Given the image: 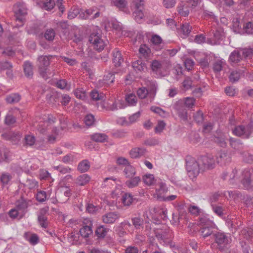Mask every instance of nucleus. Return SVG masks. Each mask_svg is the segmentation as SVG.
I'll list each match as a JSON object with an SVG mask.
<instances>
[{
	"label": "nucleus",
	"mask_w": 253,
	"mask_h": 253,
	"mask_svg": "<svg viewBox=\"0 0 253 253\" xmlns=\"http://www.w3.org/2000/svg\"><path fill=\"white\" fill-rule=\"evenodd\" d=\"M213 238L220 251H224L227 249L228 245L231 242L230 234L220 231H216Z\"/></svg>",
	"instance_id": "1"
},
{
	"label": "nucleus",
	"mask_w": 253,
	"mask_h": 253,
	"mask_svg": "<svg viewBox=\"0 0 253 253\" xmlns=\"http://www.w3.org/2000/svg\"><path fill=\"white\" fill-rule=\"evenodd\" d=\"M195 58L199 63H224L225 61L212 53H201L195 54Z\"/></svg>",
	"instance_id": "2"
},
{
	"label": "nucleus",
	"mask_w": 253,
	"mask_h": 253,
	"mask_svg": "<svg viewBox=\"0 0 253 253\" xmlns=\"http://www.w3.org/2000/svg\"><path fill=\"white\" fill-rule=\"evenodd\" d=\"M186 168L189 176L195 177L202 171L198 159H191L186 162Z\"/></svg>",
	"instance_id": "3"
},
{
	"label": "nucleus",
	"mask_w": 253,
	"mask_h": 253,
	"mask_svg": "<svg viewBox=\"0 0 253 253\" xmlns=\"http://www.w3.org/2000/svg\"><path fill=\"white\" fill-rule=\"evenodd\" d=\"M202 171L212 169L215 167V160L212 155L201 156L198 158Z\"/></svg>",
	"instance_id": "4"
},
{
	"label": "nucleus",
	"mask_w": 253,
	"mask_h": 253,
	"mask_svg": "<svg viewBox=\"0 0 253 253\" xmlns=\"http://www.w3.org/2000/svg\"><path fill=\"white\" fill-rule=\"evenodd\" d=\"M88 41L96 50L100 52L104 49L105 42L98 33H91L89 37Z\"/></svg>",
	"instance_id": "5"
},
{
	"label": "nucleus",
	"mask_w": 253,
	"mask_h": 253,
	"mask_svg": "<svg viewBox=\"0 0 253 253\" xmlns=\"http://www.w3.org/2000/svg\"><path fill=\"white\" fill-rule=\"evenodd\" d=\"M13 11L16 21L23 23L24 16L27 14V9L25 4L23 3H17L13 6Z\"/></svg>",
	"instance_id": "6"
},
{
	"label": "nucleus",
	"mask_w": 253,
	"mask_h": 253,
	"mask_svg": "<svg viewBox=\"0 0 253 253\" xmlns=\"http://www.w3.org/2000/svg\"><path fill=\"white\" fill-rule=\"evenodd\" d=\"M243 184L246 189L253 190V169L246 170L244 171Z\"/></svg>",
	"instance_id": "7"
},
{
	"label": "nucleus",
	"mask_w": 253,
	"mask_h": 253,
	"mask_svg": "<svg viewBox=\"0 0 253 253\" xmlns=\"http://www.w3.org/2000/svg\"><path fill=\"white\" fill-rule=\"evenodd\" d=\"M174 109L177 112L178 116L183 120H187V112L186 107L184 104V101L180 100L176 102L173 106Z\"/></svg>",
	"instance_id": "8"
},
{
	"label": "nucleus",
	"mask_w": 253,
	"mask_h": 253,
	"mask_svg": "<svg viewBox=\"0 0 253 253\" xmlns=\"http://www.w3.org/2000/svg\"><path fill=\"white\" fill-rule=\"evenodd\" d=\"M49 65L40 64L39 66V74L45 80L50 78V76H53L54 74L53 73V68Z\"/></svg>",
	"instance_id": "9"
},
{
	"label": "nucleus",
	"mask_w": 253,
	"mask_h": 253,
	"mask_svg": "<svg viewBox=\"0 0 253 253\" xmlns=\"http://www.w3.org/2000/svg\"><path fill=\"white\" fill-rule=\"evenodd\" d=\"M252 130L249 126L245 127L243 126H239L235 128L233 130V133L237 136H241L244 138H248Z\"/></svg>",
	"instance_id": "10"
},
{
	"label": "nucleus",
	"mask_w": 253,
	"mask_h": 253,
	"mask_svg": "<svg viewBox=\"0 0 253 253\" xmlns=\"http://www.w3.org/2000/svg\"><path fill=\"white\" fill-rule=\"evenodd\" d=\"M217 163L220 166L226 165L231 162V157L224 151H221L216 155Z\"/></svg>",
	"instance_id": "11"
},
{
	"label": "nucleus",
	"mask_w": 253,
	"mask_h": 253,
	"mask_svg": "<svg viewBox=\"0 0 253 253\" xmlns=\"http://www.w3.org/2000/svg\"><path fill=\"white\" fill-rule=\"evenodd\" d=\"M246 170H249L248 169H245L243 172H242V178H240V174L238 173L237 170L235 169H233L231 173L229 175V182L230 184H237L238 183H239L240 181L241 182L242 184H243L242 180L244 179V171ZM243 187L246 189L244 185Z\"/></svg>",
	"instance_id": "12"
},
{
	"label": "nucleus",
	"mask_w": 253,
	"mask_h": 253,
	"mask_svg": "<svg viewBox=\"0 0 253 253\" xmlns=\"http://www.w3.org/2000/svg\"><path fill=\"white\" fill-rule=\"evenodd\" d=\"M120 216V214L116 212H109L102 216V220L105 224H113Z\"/></svg>",
	"instance_id": "13"
},
{
	"label": "nucleus",
	"mask_w": 253,
	"mask_h": 253,
	"mask_svg": "<svg viewBox=\"0 0 253 253\" xmlns=\"http://www.w3.org/2000/svg\"><path fill=\"white\" fill-rule=\"evenodd\" d=\"M214 226L215 225L214 224L207 226L201 227L199 230V232L201 236H202L204 239H206L207 237L211 235H212L213 237V234L216 231H214V229H215Z\"/></svg>",
	"instance_id": "14"
},
{
	"label": "nucleus",
	"mask_w": 253,
	"mask_h": 253,
	"mask_svg": "<svg viewBox=\"0 0 253 253\" xmlns=\"http://www.w3.org/2000/svg\"><path fill=\"white\" fill-rule=\"evenodd\" d=\"M28 206L27 201L21 198L15 203V208L20 212V216L23 215L26 212V209Z\"/></svg>",
	"instance_id": "15"
},
{
	"label": "nucleus",
	"mask_w": 253,
	"mask_h": 253,
	"mask_svg": "<svg viewBox=\"0 0 253 253\" xmlns=\"http://www.w3.org/2000/svg\"><path fill=\"white\" fill-rule=\"evenodd\" d=\"M156 190L159 198H162L163 195L168 191V188L165 182L161 179H158L156 183Z\"/></svg>",
	"instance_id": "16"
},
{
	"label": "nucleus",
	"mask_w": 253,
	"mask_h": 253,
	"mask_svg": "<svg viewBox=\"0 0 253 253\" xmlns=\"http://www.w3.org/2000/svg\"><path fill=\"white\" fill-rule=\"evenodd\" d=\"M150 41L156 50H159L163 47V40L159 36L157 35H153Z\"/></svg>",
	"instance_id": "17"
},
{
	"label": "nucleus",
	"mask_w": 253,
	"mask_h": 253,
	"mask_svg": "<svg viewBox=\"0 0 253 253\" xmlns=\"http://www.w3.org/2000/svg\"><path fill=\"white\" fill-rule=\"evenodd\" d=\"M139 52L142 58H144L146 60V61H148V59L151 56V49L146 44H143L140 45Z\"/></svg>",
	"instance_id": "18"
},
{
	"label": "nucleus",
	"mask_w": 253,
	"mask_h": 253,
	"mask_svg": "<svg viewBox=\"0 0 253 253\" xmlns=\"http://www.w3.org/2000/svg\"><path fill=\"white\" fill-rule=\"evenodd\" d=\"M178 13L182 16H187L189 13V6L187 3H181L177 7Z\"/></svg>",
	"instance_id": "19"
},
{
	"label": "nucleus",
	"mask_w": 253,
	"mask_h": 253,
	"mask_svg": "<svg viewBox=\"0 0 253 253\" xmlns=\"http://www.w3.org/2000/svg\"><path fill=\"white\" fill-rule=\"evenodd\" d=\"M81 235L84 238H87L92 234V223L90 222L88 225H84L80 230Z\"/></svg>",
	"instance_id": "20"
},
{
	"label": "nucleus",
	"mask_w": 253,
	"mask_h": 253,
	"mask_svg": "<svg viewBox=\"0 0 253 253\" xmlns=\"http://www.w3.org/2000/svg\"><path fill=\"white\" fill-rule=\"evenodd\" d=\"M148 87V92L150 96L153 99L154 98L156 93L157 85L154 81H148L146 83Z\"/></svg>",
	"instance_id": "21"
},
{
	"label": "nucleus",
	"mask_w": 253,
	"mask_h": 253,
	"mask_svg": "<svg viewBox=\"0 0 253 253\" xmlns=\"http://www.w3.org/2000/svg\"><path fill=\"white\" fill-rule=\"evenodd\" d=\"M146 149L144 148L135 147L131 149L129 152L132 158H137L144 154Z\"/></svg>",
	"instance_id": "22"
},
{
	"label": "nucleus",
	"mask_w": 253,
	"mask_h": 253,
	"mask_svg": "<svg viewBox=\"0 0 253 253\" xmlns=\"http://www.w3.org/2000/svg\"><path fill=\"white\" fill-rule=\"evenodd\" d=\"M115 79V76L113 74L109 73L105 75L102 80H99V84L100 85H103L104 84L110 85L114 82Z\"/></svg>",
	"instance_id": "23"
},
{
	"label": "nucleus",
	"mask_w": 253,
	"mask_h": 253,
	"mask_svg": "<svg viewBox=\"0 0 253 253\" xmlns=\"http://www.w3.org/2000/svg\"><path fill=\"white\" fill-rule=\"evenodd\" d=\"M45 211V210L44 209H42L38 215V222L43 228H46L48 225L47 217L44 215Z\"/></svg>",
	"instance_id": "24"
},
{
	"label": "nucleus",
	"mask_w": 253,
	"mask_h": 253,
	"mask_svg": "<svg viewBox=\"0 0 253 253\" xmlns=\"http://www.w3.org/2000/svg\"><path fill=\"white\" fill-rule=\"evenodd\" d=\"M12 178V176L10 174L7 172L2 173L0 177V185L1 188H3L5 186L8 185Z\"/></svg>",
	"instance_id": "25"
},
{
	"label": "nucleus",
	"mask_w": 253,
	"mask_h": 253,
	"mask_svg": "<svg viewBox=\"0 0 253 253\" xmlns=\"http://www.w3.org/2000/svg\"><path fill=\"white\" fill-rule=\"evenodd\" d=\"M109 230V229L106 228L105 226L100 225L96 228L95 233L98 238L103 239L106 236Z\"/></svg>",
	"instance_id": "26"
},
{
	"label": "nucleus",
	"mask_w": 253,
	"mask_h": 253,
	"mask_svg": "<svg viewBox=\"0 0 253 253\" xmlns=\"http://www.w3.org/2000/svg\"><path fill=\"white\" fill-rule=\"evenodd\" d=\"M91 99L95 101H104L105 99V94L96 89H93L90 92Z\"/></svg>",
	"instance_id": "27"
},
{
	"label": "nucleus",
	"mask_w": 253,
	"mask_h": 253,
	"mask_svg": "<svg viewBox=\"0 0 253 253\" xmlns=\"http://www.w3.org/2000/svg\"><path fill=\"white\" fill-rule=\"evenodd\" d=\"M229 61L233 63H238L243 60V57L241 55V51L234 50L230 54L229 58Z\"/></svg>",
	"instance_id": "28"
},
{
	"label": "nucleus",
	"mask_w": 253,
	"mask_h": 253,
	"mask_svg": "<svg viewBox=\"0 0 253 253\" xmlns=\"http://www.w3.org/2000/svg\"><path fill=\"white\" fill-rule=\"evenodd\" d=\"M90 177L87 174H83L79 176L76 181L77 184L80 186L86 185L90 181Z\"/></svg>",
	"instance_id": "29"
},
{
	"label": "nucleus",
	"mask_w": 253,
	"mask_h": 253,
	"mask_svg": "<svg viewBox=\"0 0 253 253\" xmlns=\"http://www.w3.org/2000/svg\"><path fill=\"white\" fill-rule=\"evenodd\" d=\"M112 61L113 63H122L124 62V58L120 51L115 49L113 51Z\"/></svg>",
	"instance_id": "30"
},
{
	"label": "nucleus",
	"mask_w": 253,
	"mask_h": 253,
	"mask_svg": "<svg viewBox=\"0 0 253 253\" xmlns=\"http://www.w3.org/2000/svg\"><path fill=\"white\" fill-rule=\"evenodd\" d=\"M192 30V27L188 23L182 24L180 26V32L182 34V38H186Z\"/></svg>",
	"instance_id": "31"
},
{
	"label": "nucleus",
	"mask_w": 253,
	"mask_h": 253,
	"mask_svg": "<svg viewBox=\"0 0 253 253\" xmlns=\"http://www.w3.org/2000/svg\"><path fill=\"white\" fill-rule=\"evenodd\" d=\"M194 64H177V67H176V71L177 72V74L178 75L179 74H183L185 70H187L189 71L191 70L193 67Z\"/></svg>",
	"instance_id": "32"
},
{
	"label": "nucleus",
	"mask_w": 253,
	"mask_h": 253,
	"mask_svg": "<svg viewBox=\"0 0 253 253\" xmlns=\"http://www.w3.org/2000/svg\"><path fill=\"white\" fill-rule=\"evenodd\" d=\"M243 73L242 71H233L229 76V79L230 82L232 83H236L239 81L241 75Z\"/></svg>",
	"instance_id": "33"
},
{
	"label": "nucleus",
	"mask_w": 253,
	"mask_h": 253,
	"mask_svg": "<svg viewBox=\"0 0 253 253\" xmlns=\"http://www.w3.org/2000/svg\"><path fill=\"white\" fill-rule=\"evenodd\" d=\"M124 172L126 178H132L135 174L136 171L135 168L130 165L126 166Z\"/></svg>",
	"instance_id": "34"
},
{
	"label": "nucleus",
	"mask_w": 253,
	"mask_h": 253,
	"mask_svg": "<svg viewBox=\"0 0 253 253\" xmlns=\"http://www.w3.org/2000/svg\"><path fill=\"white\" fill-rule=\"evenodd\" d=\"M91 139L97 142H103L106 140L107 136L104 133H96L90 136Z\"/></svg>",
	"instance_id": "35"
},
{
	"label": "nucleus",
	"mask_w": 253,
	"mask_h": 253,
	"mask_svg": "<svg viewBox=\"0 0 253 253\" xmlns=\"http://www.w3.org/2000/svg\"><path fill=\"white\" fill-rule=\"evenodd\" d=\"M131 221L136 229L143 228L144 220L142 218L139 217H133L131 218Z\"/></svg>",
	"instance_id": "36"
},
{
	"label": "nucleus",
	"mask_w": 253,
	"mask_h": 253,
	"mask_svg": "<svg viewBox=\"0 0 253 253\" xmlns=\"http://www.w3.org/2000/svg\"><path fill=\"white\" fill-rule=\"evenodd\" d=\"M130 178V179L128 180L126 182V184L128 187L130 188L137 186L139 182L140 181V178L139 176H135Z\"/></svg>",
	"instance_id": "37"
},
{
	"label": "nucleus",
	"mask_w": 253,
	"mask_h": 253,
	"mask_svg": "<svg viewBox=\"0 0 253 253\" xmlns=\"http://www.w3.org/2000/svg\"><path fill=\"white\" fill-rule=\"evenodd\" d=\"M86 13L88 17L91 16V19H94L100 16V13L96 7H92L86 10Z\"/></svg>",
	"instance_id": "38"
},
{
	"label": "nucleus",
	"mask_w": 253,
	"mask_h": 253,
	"mask_svg": "<svg viewBox=\"0 0 253 253\" xmlns=\"http://www.w3.org/2000/svg\"><path fill=\"white\" fill-rule=\"evenodd\" d=\"M154 234L155 237L159 241H164L165 240L171 238V236H169L167 235L166 231H159L158 230H155Z\"/></svg>",
	"instance_id": "39"
},
{
	"label": "nucleus",
	"mask_w": 253,
	"mask_h": 253,
	"mask_svg": "<svg viewBox=\"0 0 253 253\" xmlns=\"http://www.w3.org/2000/svg\"><path fill=\"white\" fill-rule=\"evenodd\" d=\"M23 70L25 76L28 78H32L33 75V66L32 64H24Z\"/></svg>",
	"instance_id": "40"
},
{
	"label": "nucleus",
	"mask_w": 253,
	"mask_h": 253,
	"mask_svg": "<svg viewBox=\"0 0 253 253\" xmlns=\"http://www.w3.org/2000/svg\"><path fill=\"white\" fill-rule=\"evenodd\" d=\"M90 168L89 162L87 160L82 161L79 163L78 167V170L81 172H85Z\"/></svg>",
	"instance_id": "41"
},
{
	"label": "nucleus",
	"mask_w": 253,
	"mask_h": 253,
	"mask_svg": "<svg viewBox=\"0 0 253 253\" xmlns=\"http://www.w3.org/2000/svg\"><path fill=\"white\" fill-rule=\"evenodd\" d=\"M21 99L20 96L18 93L9 94L6 98V101L8 103H15L18 102Z\"/></svg>",
	"instance_id": "42"
},
{
	"label": "nucleus",
	"mask_w": 253,
	"mask_h": 253,
	"mask_svg": "<svg viewBox=\"0 0 253 253\" xmlns=\"http://www.w3.org/2000/svg\"><path fill=\"white\" fill-rule=\"evenodd\" d=\"M143 9H135L133 13L135 20L138 23H141L144 17Z\"/></svg>",
	"instance_id": "43"
},
{
	"label": "nucleus",
	"mask_w": 253,
	"mask_h": 253,
	"mask_svg": "<svg viewBox=\"0 0 253 253\" xmlns=\"http://www.w3.org/2000/svg\"><path fill=\"white\" fill-rule=\"evenodd\" d=\"M84 123L88 127L93 126L95 124V119L91 114L86 115L84 118Z\"/></svg>",
	"instance_id": "44"
},
{
	"label": "nucleus",
	"mask_w": 253,
	"mask_h": 253,
	"mask_svg": "<svg viewBox=\"0 0 253 253\" xmlns=\"http://www.w3.org/2000/svg\"><path fill=\"white\" fill-rule=\"evenodd\" d=\"M133 200V196L130 193H125L122 197L123 203L125 206H129Z\"/></svg>",
	"instance_id": "45"
},
{
	"label": "nucleus",
	"mask_w": 253,
	"mask_h": 253,
	"mask_svg": "<svg viewBox=\"0 0 253 253\" xmlns=\"http://www.w3.org/2000/svg\"><path fill=\"white\" fill-rule=\"evenodd\" d=\"M143 180L144 182L148 185H151L158 181L155 180L154 175L151 174L145 175L143 177Z\"/></svg>",
	"instance_id": "46"
},
{
	"label": "nucleus",
	"mask_w": 253,
	"mask_h": 253,
	"mask_svg": "<svg viewBox=\"0 0 253 253\" xmlns=\"http://www.w3.org/2000/svg\"><path fill=\"white\" fill-rule=\"evenodd\" d=\"M80 13V9L76 6H73L68 12V18L73 19L77 17Z\"/></svg>",
	"instance_id": "47"
},
{
	"label": "nucleus",
	"mask_w": 253,
	"mask_h": 253,
	"mask_svg": "<svg viewBox=\"0 0 253 253\" xmlns=\"http://www.w3.org/2000/svg\"><path fill=\"white\" fill-rule=\"evenodd\" d=\"M55 59V57L51 55L41 56L38 58V61L40 63H49L54 62L53 60Z\"/></svg>",
	"instance_id": "48"
},
{
	"label": "nucleus",
	"mask_w": 253,
	"mask_h": 253,
	"mask_svg": "<svg viewBox=\"0 0 253 253\" xmlns=\"http://www.w3.org/2000/svg\"><path fill=\"white\" fill-rule=\"evenodd\" d=\"M199 224L202 227L207 226L208 225L214 224L212 221L210 220L207 217L204 216L200 217L199 220Z\"/></svg>",
	"instance_id": "49"
},
{
	"label": "nucleus",
	"mask_w": 253,
	"mask_h": 253,
	"mask_svg": "<svg viewBox=\"0 0 253 253\" xmlns=\"http://www.w3.org/2000/svg\"><path fill=\"white\" fill-rule=\"evenodd\" d=\"M243 58H252L253 55V48H244L241 50Z\"/></svg>",
	"instance_id": "50"
},
{
	"label": "nucleus",
	"mask_w": 253,
	"mask_h": 253,
	"mask_svg": "<svg viewBox=\"0 0 253 253\" xmlns=\"http://www.w3.org/2000/svg\"><path fill=\"white\" fill-rule=\"evenodd\" d=\"M55 36V32L54 30L52 28L47 29L45 32L44 35L46 40H47L49 41H53L54 39Z\"/></svg>",
	"instance_id": "51"
},
{
	"label": "nucleus",
	"mask_w": 253,
	"mask_h": 253,
	"mask_svg": "<svg viewBox=\"0 0 253 253\" xmlns=\"http://www.w3.org/2000/svg\"><path fill=\"white\" fill-rule=\"evenodd\" d=\"M55 5L54 0H45L43 2L42 7L46 10H50Z\"/></svg>",
	"instance_id": "52"
},
{
	"label": "nucleus",
	"mask_w": 253,
	"mask_h": 253,
	"mask_svg": "<svg viewBox=\"0 0 253 253\" xmlns=\"http://www.w3.org/2000/svg\"><path fill=\"white\" fill-rule=\"evenodd\" d=\"M126 100L130 105H134L137 102V97L133 93H130L126 96Z\"/></svg>",
	"instance_id": "53"
},
{
	"label": "nucleus",
	"mask_w": 253,
	"mask_h": 253,
	"mask_svg": "<svg viewBox=\"0 0 253 253\" xmlns=\"http://www.w3.org/2000/svg\"><path fill=\"white\" fill-rule=\"evenodd\" d=\"M74 94L77 98L84 100L86 97V93L83 88H77L74 91Z\"/></svg>",
	"instance_id": "54"
},
{
	"label": "nucleus",
	"mask_w": 253,
	"mask_h": 253,
	"mask_svg": "<svg viewBox=\"0 0 253 253\" xmlns=\"http://www.w3.org/2000/svg\"><path fill=\"white\" fill-rule=\"evenodd\" d=\"M151 110L163 117H166L168 113L159 107L152 106L151 107Z\"/></svg>",
	"instance_id": "55"
},
{
	"label": "nucleus",
	"mask_w": 253,
	"mask_h": 253,
	"mask_svg": "<svg viewBox=\"0 0 253 253\" xmlns=\"http://www.w3.org/2000/svg\"><path fill=\"white\" fill-rule=\"evenodd\" d=\"M212 209L214 213L217 215L221 217L223 215V208L222 206H217L216 205H212Z\"/></svg>",
	"instance_id": "56"
},
{
	"label": "nucleus",
	"mask_w": 253,
	"mask_h": 253,
	"mask_svg": "<svg viewBox=\"0 0 253 253\" xmlns=\"http://www.w3.org/2000/svg\"><path fill=\"white\" fill-rule=\"evenodd\" d=\"M227 193L228 194L229 198L236 200L242 197V194L237 190L228 191Z\"/></svg>",
	"instance_id": "57"
},
{
	"label": "nucleus",
	"mask_w": 253,
	"mask_h": 253,
	"mask_svg": "<svg viewBox=\"0 0 253 253\" xmlns=\"http://www.w3.org/2000/svg\"><path fill=\"white\" fill-rule=\"evenodd\" d=\"M155 212H158L161 216V218L164 220H166L168 218L167 216V210L165 209H154Z\"/></svg>",
	"instance_id": "58"
},
{
	"label": "nucleus",
	"mask_w": 253,
	"mask_h": 253,
	"mask_svg": "<svg viewBox=\"0 0 253 253\" xmlns=\"http://www.w3.org/2000/svg\"><path fill=\"white\" fill-rule=\"evenodd\" d=\"M114 5L121 10H123L126 5V2L125 0H112Z\"/></svg>",
	"instance_id": "59"
},
{
	"label": "nucleus",
	"mask_w": 253,
	"mask_h": 253,
	"mask_svg": "<svg viewBox=\"0 0 253 253\" xmlns=\"http://www.w3.org/2000/svg\"><path fill=\"white\" fill-rule=\"evenodd\" d=\"M36 199L39 202H44L46 199V193L44 191H38L36 195Z\"/></svg>",
	"instance_id": "60"
},
{
	"label": "nucleus",
	"mask_w": 253,
	"mask_h": 253,
	"mask_svg": "<svg viewBox=\"0 0 253 253\" xmlns=\"http://www.w3.org/2000/svg\"><path fill=\"white\" fill-rule=\"evenodd\" d=\"M214 141L221 147H224L226 145L225 137L223 135L215 136Z\"/></svg>",
	"instance_id": "61"
},
{
	"label": "nucleus",
	"mask_w": 253,
	"mask_h": 253,
	"mask_svg": "<svg viewBox=\"0 0 253 253\" xmlns=\"http://www.w3.org/2000/svg\"><path fill=\"white\" fill-rule=\"evenodd\" d=\"M148 93V90L145 87H140L137 90V95L141 99L145 98Z\"/></svg>",
	"instance_id": "62"
},
{
	"label": "nucleus",
	"mask_w": 253,
	"mask_h": 253,
	"mask_svg": "<svg viewBox=\"0 0 253 253\" xmlns=\"http://www.w3.org/2000/svg\"><path fill=\"white\" fill-rule=\"evenodd\" d=\"M47 126L48 122H40L38 126V129L41 133L44 134L46 132Z\"/></svg>",
	"instance_id": "63"
},
{
	"label": "nucleus",
	"mask_w": 253,
	"mask_h": 253,
	"mask_svg": "<svg viewBox=\"0 0 253 253\" xmlns=\"http://www.w3.org/2000/svg\"><path fill=\"white\" fill-rule=\"evenodd\" d=\"M245 32L248 34H253V23L249 22L244 27Z\"/></svg>",
	"instance_id": "64"
}]
</instances>
